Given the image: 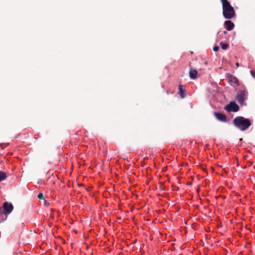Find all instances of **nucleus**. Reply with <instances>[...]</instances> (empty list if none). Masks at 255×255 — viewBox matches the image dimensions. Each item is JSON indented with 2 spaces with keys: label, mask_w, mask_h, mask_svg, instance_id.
I'll list each match as a JSON object with an SVG mask.
<instances>
[{
  "label": "nucleus",
  "mask_w": 255,
  "mask_h": 255,
  "mask_svg": "<svg viewBox=\"0 0 255 255\" xmlns=\"http://www.w3.org/2000/svg\"><path fill=\"white\" fill-rule=\"evenodd\" d=\"M222 4L223 15L226 19H232L235 17L236 12L234 8L228 0H221Z\"/></svg>",
  "instance_id": "nucleus-1"
},
{
  "label": "nucleus",
  "mask_w": 255,
  "mask_h": 255,
  "mask_svg": "<svg viewBox=\"0 0 255 255\" xmlns=\"http://www.w3.org/2000/svg\"><path fill=\"white\" fill-rule=\"evenodd\" d=\"M234 125L242 131H245L251 125L250 120L243 117L239 116L233 120Z\"/></svg>",
  "instance_id": "nucleus-2"
},
{
  "label": "nucleus",
  "mask_w": 255,
  "mask_h": 255,
  "mask_svg": "<svg viewBox=\"0 0 255 255\" xmlns=\"http://www.w3.org/2000/svg\"><path fill=\"white\" fill-rule=\"evenodd\" d=\"M3 207L4 209V212H2V211H0V216L1 217H2L3 216H5V218L2 219V221H3L6 218L7 215L8 214L12 212L13 208V206L11 203H8L6 202L3 203Z\"/></svg>",
  "instance_id": "nucleus-3"
},
{
  "label": "nucleus",
  "mask_w": 255,
  "mask_h": 255,
  "mask_svg": "<svg viewBox=\"0 0 255 255\" xmlns=\"http://www.w3.org/2000/svg\"><path fill=\"white\" fill-rule=\"evenodd\" d=\"M225 109L228 112H237L239 110V107L235 102L232 101L225 106Z\"/></svg>",
  "instance_id": "nucleus-4"
},
{
  "label": "nucleus",
  "mask_w": 255,
  "mask_h": 255,
  "mask_svg": "<svg viewBox=\"0 0 255 255\" xmlns=\"http://www.w3.org/2000/svg\"><path fill=\"white\" fill-rule=\"evenodd\" d=\"M248 92L247 91H240L237 94V100L238 102L242 104L247 99Z\"/></svg>",
  "instance_id": "nucleus-5"
},
{
  "label": "nucleus",
  "mask_w": 255,
  "mask_h": 255,
  "mask_svg": "<svg viewBox=\"0 0 255 255\" xmlns=\"http://www.w3.org/2000/svg\"><path fill=\"white\" fill-rule=\"evenodd\" d=\"M224 26L227 30L231 31L234 29L235 24L231 20H227L224 22Z\"/></svg>",
  "instance_id": "nucleus-6"
},
{
  "label": "nucleus",
  "mask_w": 255,
  "mask_h": 255,
  "mask_svg": "<svg viewBox=\"0 0 255 255\" xmlns=\"http://www.w3.org/2000/svg\"><path fill=\"white\" fill-rule=\"evenodd\" d=\"M214 116L220 121L225 122L227 121V116L225 114L215 112L214 113Z\"/></svg>",
  "instance_id": "nucleus-7"
},
{
  "label": "nucleus",
  "mask_w": 255,
  "mask_h": 255,
  "mask_svg": "<svg viewBox=\"0 0 255 255\" xmlns=\"http://www.w3.org/2000/svg\"><path fill=\"white\" fill-rule=\"evenodd\" d=\"M228 78L230 83L235 84L238 86H239V81L237 77L232 75H230L228 76Z\"/></svg>",
  "instance_id": "nucleus-8"
},
{
  "label": "nucleus",
  "mask_w": 255,
  "mask_h": 255,
  "mask_svg": "<svg viewBox=\"0 0 255 255\" xmlns=\"http://www.w3.org/2000/svg\"><path fill=\"white\" fill-rule=\"evenodd\" d=\"M197 71L193 69H191L189 71V76L191 79H195L197 78Z\"/></svg>",
  "instance_id": "nucleus-9"
},
{
  "label": "nucleus",
  "mask_w": 255,
  "mask_h": 255,
  "mask_svg": "<svg viewBox=\"0 0 255 255\" xmlns=\"http://www.w3.org/2000/svg\"><path fill=\"white\" fill-rule=\"evenodd\" d=\"M179 93H180L181 97L182 98H185V91L183 89L182 85H180L179 86Z\"/></svg>",
  "instance_id": "nucleus-10"
},
{
  "label": "nucleus",
  "mask_w": 255,
  "mask_h": 255,
  "mask_svg": "<svg viewBox=\"0 0 255 255\" xmlns=\"http://www.w3.org/2000/svg\"><path fill=\"white\" fill-rule=\"evenodd\" d=\"M6 177V174L4 172L0 171V182L4 180Z\"/></svg>",
  "instance_id": "nucleus-11"
},
{
  "label": "nucleus",
  "mask_w": 255,
  "mask_h": 255,
  "mask_svg": "<svg viewBox=\"0 0 255 255\" xmlns=\"http://www.w3.org/2000/svg\"><path fill=\"white\" fill-rule=\"evenodd\" d=\"M220 45L221 46L222 48L224 50L227 49L229 46L228 43H224L222 42L220 43Z\"/></svg>",
  "instance_id": "nucleus-12"
},
{
  "label": "nucleus",
  "mask_w": 255,
  "mask_h": 255,
  "mask_svg": "<svg viewBox=\"0 0 255 255\" xmlns=\"http://www.w3.org/2000/svg\"><path fill=\"white\" fill-rule=\"evenodd\" d=\"M37 196L40 200L44 199V196L42 193H39Z\"/></svg>",
  "instance_id": "nucleus-13"
},
{
  "label": "nucleus",
  "mask_w": 255,
  "mask_h": 255,
  "mask_svg": "<svg viewBox=\"0 0 255 255\" xmlns=\"http://www.w3.org/2000/svg\"><path fill=\"white\" fill-rule=\"evenodd\" d=\"M250 73L251 74V75L254 78H255V71H253V70H251L250 71Z\"/></svg>",
  "instance_id": "nucleus-14"
},
{
  "label": "nucleus",
  "mask_w": 255,
  "mask_h": 255,
  "mask_svg": "<svg viewBox=\"0 0 255 255\" xmlns=\"http://www.w3.org/2000/svg\"><path fill=\"white\" fill-rule=\"evenodd\" d=\"M213 50H214V51H216H216H218L219 50V46H214V47H213Z\"/></svg>",
  "instance_id": "nucleus-15"
},
{
  "label": "nucleus",
  "mask_w": 255,
  "mask_h": 255,
  "mask_svg": "<svg viewBox=\"0 0 255 255\" xmlns=\"http://www.w3.org/2000/svg\"><path fill=\"white\" fill-rule=\"evenodd\" d=\"M44 204H45V206H49L50 203H49L48 202H47V201H45V203H44Z\"/></svg>",
  "instance_id": "nucleus-16"
},
{
  "label": "nucleus",
  "mask_w": 255,
  "mask_h": 255,
  "mask_svg": "<svg viewBox=\"0 0 255 255\" xmlns=\"http://www.w3.org/2000/svg\"><path fill=\"white\" fill-rule=\"evenodd\" d=\"M227 31H223V33H224V34H227Z\"/></svg>",
  "instance_id": "nucleus-17"
},
{
  "label": "nucleus",
  "mask_w": 255,
  "mask_h": 255,
  "mask_svg": "<svg viewBox=\"0 0 255 255\" xmlns=\"http://www.w3.org/2000/svg\"><path fill=\"white\" fill-rule=\"evenodd\" d=\"M236 65H237V67H239V63H236Z\"/></svg>",
  "instance_id": "nucleus-18"
}]
</instances>
